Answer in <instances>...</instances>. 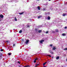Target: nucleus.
<instances>
[{"label": "nucleus", "instance_id": "1", "mask_svg": "<svg viewBox=\"0 0 67 67\" xmlns=\"http://www.w3.org/2000/svg\"><path fill=\"white\" fill-rule=\"evenodd\" d=\"M39 42L40 44H43V42H44V40H41V41H40Z\"/></svg>", "mask_w": 67, "mask_h": 67}, {"label": "nucleus", "instance_id": "2", "mask_svg": "<svg viewBox=\"0 0 67 67\" xmlns=\"http://www.w3.org/2000/svg\"><path fill=\"white\" fill-rule=\"evenodd\" d=\"M0 18H3V15L2 14L0 15Z\"/></svg>", "mask_w": 67, "mask_h": 67}, {"label": "nucleus", "instance_id": "3", "mask_svg": "<svg viewBox=\"0 0 67 67\" xmlns=\"http://www.w3.org/2000/svg\"><path fill=\"white\" fill-rule=\"evenodd\" d=\"M18 60H19L17 59L15 61V62H16L18 63V64H20V62L18 61ZM17 61L18 62H17Z\"/></svg>", "mask_w": 67, "mask_h": 67}, {"label": "nucleus", "instance_id": "4", "mask_svg": "<svg viewBox=\"0 0 67 67\" xmlns=\"http://www.w3.org/2000/svg\"><path fill=\"white\" fill-rule=\"evenodd\" d=\"M29 40H28L26 41V42L25 43H26V44H27V43H29Z\"/></svg>", "mask_w": 67, "mask_h": 67}, {"label": "nucleus", "instance_id": "5", "mask_svg": "<svg viewBox=\"0 0 67 67\" xmlns=\"http://www.w3.org/2000/svg\"><path fill=\"white\" fill-rule=\"evenodd\" d=\"M47 19L48 20H49L51 19V17L49 16H48L47 18Z\"/></svg>", "mask_w": 67, "mask_h": 67}, {"label": "nucleus", "instance_id": "6", "mask_svg": "<svg viewBox=\"0 0 67 67\" xmlns=\"http://www.w3.org/2000/svg\"><path fill=\"white\" fill-rule=\"evenodd\" d=\"M49 52L52 54H54V53L53 52V51H49Z\"/></svg>", "mask_w": 67, "mask_h": 67}, {"label": "nucleus", "instance_id": "7", "mask_svg": "<svg viewBox=\"0 0 67 67\" xmlns=\"http://www.w3.org/2000/svg\"><path fill=\"white\" fill-rule=\"evenodd\" d=\"M37 8H38V10H40V7L39 6H38L37 7Z\"/></svg>", "mask_w": 67, "mask_h": 67}, {"label": "nucleus", "instance_id": "8", "mask_svg": "<svg viewBox=\"0 0 67 67\" xmlns=\"http://www.w3.org/2000/svg\"><path fill=\"white\" fill-rule=\"evenodd\" d=\"M56 49V48L54 47L52 48V50H54Z\"/></svg>", "mask_w": 67, "mask_h": 67}, {"label": "nucleus", "instance_id": "9", "mask_svg": "<svg viewBox=\"0 0 67 67\" xmlns=\"http://www.w3.org/2000/svg\"><path fill=\"white\" fill-rule=\"evenodd\" d=\"M55 31L56 32H58L59 30H58L57 29H56L55 30Z\"/></svg>", "mask_w": 67, "mask_h": 67}, {"label": "nucleus", "instance_id": "10", "mask_svg": "<svg viewBox=\"0 0 67 67\" xmlns=\"http://www.w3.org/2000/svg\"><path fill=\"white\" fill-rule=\"evenodd\" d=\"M30 65H26L25 66H24V67H30Z\"/></svg>", "mask_w": 67, "mask_h": 67}, {"label": "nucleus", "instance_id": "11", "mask_svg": "<svg viewBox=\"0 0 67 67\" xmlns=\"http://www.w3.org/2000/svg\"><path fill=\"white\" fill-rule=\"evenodd\" d=\"M23 13H24L23 12H21V13H19V14L20 15H22V14H23Z\"/></svg>", "mask_w": 67, "mask_h": 67}, {"label": "nucleus", "instance_id": "12", "mask_svg": "<svg viewBox=\"0 0 67 67\" xmlns=\"http://www.w3.org/2000/svg\"><path fill=\"white\" fill-rule=\"evenodd\" d=\"M38 33H41L42 32V30H39L38 31Z\"/></svg>", "mask_w": 67, "mask_h": 67}, {"label": "nucleus", "instance_id": "13", "mask_svg": "<svg viewBox=\"0 0 67 67\" xmlns=\"http://www.w3.org/2000/svg\"><path fill=\"white\" fill-rule=\"evenodd\" d=\"M40 18H42V15H41L38 16V19H40Z\"/></svg>", "mask_w": 67, "mask_h": 67}, {"label": "nucleus", "instance_id": "14", "mask_svg": "<svg viewBox=\"0 0 67 67\" xmlns=\"http://www.w3.org/2000/svg\"><path fill=\"white\" fill-rule=\"evenodd\" d=\"M59 58V56H58L56 58V59H58Z\"/></svg>", "mask_w": 67, "mask_h": 67}, {"label": "nucleus", "instance_id": "15", "mask_svg": "<svg viewBox=\"0 0 67 67\" xmlns=\"http://www.w3.org/2000/svg\"><path fill=\"white\" fill-rule=\"evenodd\" d=\"M46 64H47V62H45V63H44L43 64V66H44V65H45Z\"/></svg>", "mask_w": 67, "mask_h": 67}, {"label": "nucleus", "instance_id": "16", "mask_svg": "<svg viewBox=\"0 0 67 67\" xmlns=\"http://www.w3.org/2000/svg\"><path fill=\"white\" fill-rule=\"evenodd\" d=\"M66 15V13H63V16H65Z\"/></svg>", "mask_w": 67, "mask_h": 67}, {"label": "nucleus", "instance_id": "17", "mask_svg": "<svg viewBox=\"0 0 67 67\" xmlns=\"http://www.w3.org/2000/svg\"><path fill=\"white\" fill-rule=\"evenodd\" d=\"M15 20L16 21H17V19H16V17H15L14 18Z\"/></svg>", "mask_w": 67, "mask_h": 67}, {"label": "nucleus", "instance_id": "18", "mask_svg": "<svg viewBox=\"0 0 67 67\" xmlns=\"http://www.w3.org/2000/svg\"><path fill=\"white\" fill-rule=\"evenodd\" d=\"M22 32V31L21 30H20L19 31V33H21Z\"/></svg>", "mask_w": 67, "mask_h": 67}, {"label": "nucleus", "instance_id": "19", "mask_svg": "<svg viewBox=\"0 0 67 67\" xmlns=\"http://www.w3.org/2000/svg\"><path fill=\"white\" fill-rule=\"evenodd\" d=\"M62 35L63 36H65V35H65V34L63 33L62 34Z\"/></svg>", "mask_w": 67, "mask_h": 67}, {"label": "nucleus", "instance_id": "20", "mask_svg": "<svg viewBox=\"0 0 67 67\" xmlns=\"http://www.w3.org/2000/svg\"><path fill=\"white\" fill-rule=\"evenodd\" d=\"M64 51H66V50L67 51V48H64Z\"/></svg>", "mask_w": 67, "mask_h": 67}, {"label": "nucleus", "instance_id": "21", "mask_svg": "<svg viewBox=\"0 0 67 67\" xmlns=\"http://www.w3.org/2000/svg\"><path fill=\"white\" fill-rule=\"evenodd\" d=\"M46 10V9L45 8H43V11H45Z\"/></svg>", "mask_w": 67, "mask_h": 67}, {"label": "nucleus", "instance_id": "22", "mask_svg": "<svg viewBox=\"0 0 67 67\" xmlns=\"http://www.w3.org/2000/svg\"><path fill=\"white\" fill-rule=\"evenodd\" d=\"M8 54L9 55H11V53H8Z\"/></svg>", "mask_w": 67, "mask_h": 67}, {"label": "nucleus", "instance_id": "23", "mask_svg": "<svg viewBox=\"0 0 67 67\" xmlns=\"http://www.w3.org/2000/svg\"><path fill=\"white\" fill-rule=\"evenodd\" d=\"M50 47H52L53 46V45L52 44H50Z\"/></svg>", "mask_w": 67, "mask_h": 67}, {"label": "nucleus", "instance_id": "24", "mask_svg": "<svg viewBox=\"0 0 67 67\" xmlns=\"http://www.w3.org/2000/svg\"><path fill=\"white\" fill-rule=\"evenodd\" d=\"M38 59L36 58V59H35V60H38Z\"/></svg>", "mask_w": 67, "mask_h": 67}, {"label": "nucleus", "instance_id": "25", "mask_svg": "<svg viewBox=\"0 0 67 67\" xmlns=\"http://www.w3.org/2000/svg\"><path fill=\"white\" fill-rule=\"evenodd\" d=\"M47 56H49V57H51V55H47Z\"/></svg>", "mask_w": 67, "mask_h": 67}, {"label": "nucleus", "instance_id": "26", "mask_svg": "<svg viewBox=\"0 0 67 67\" xmlns=\"http://www.w3.org/2000/svg\"><path fill=\"white\" fill-rule=\"evenodd\" d=\"M15 46V44H13V46Z\"/></svg>", "mask_w": 67, "mask_h": 67}, {"label": "nucleus", "instance_id": "27", "mask_svg": "<svg viewBox=\"0 0 67 67\" xmlns=\"http://www.w3.org/2000/svg\"><path fill=\"white\" fill-rule=\"evenodd\" d=\"M34 63H36V60H35L34 61Z\"/></svg>", "mask_w": 67, "mask_h": 67}, {"label": "nucleus", "instance_id": "28", "mask_svg": "<svg viewBox=\"0 0 67 67\" xmlns=\"http://www.w3.org/2000/svg\"><path fill=\"white\" fill-rule=\"evenodd\" d=\"M30 27V26L29 25L27 26V27Z\"/></svg>", "mask_w": 67, "mask_h": 67}, {"label": "nucleus", "instance_id": "29", "mask_svg": "<svg viewBox=\"0 0 67 67\" xmlns=\"http://www.w3.org/2000/svg\"><path fill=\"white\" fill-rule=\"evenodd\" d=\"M36 66H38V65H39V64H36Z\"/></svg>", "mask_w": 67, "mask_h": 67}, {"label": "nucleus", "instance_id": "30", "mask_svg": "<svg viewBox=\"0 0 67 67\" xmlns=\"http://www.w3.org/2000/svg\"><path fill=\"white\" fill-rule=\"evenodd\" d=\"M35 31H37V29H35Z\"/></svg>", "mask_w": 67, "mask_h": 67}, {"label": "nucleus", "instance_id": "31", "mask_svg": "<svg viewBox=\"0 0 67 67\" xmlns=\"http://www.w3.org/2000/svg\"><path fill=\"white\" fill-rule=\"evenodd\" d=\"M48 33V31H46V34H47V33Z\"/></svg>", "mask_w": 67, "mask_h": 67}, {"label": "nucleus", "instance_id": "32", "mask_svg": "<svg viewBox=\"0 0 67 67\" xmlns=\"http://www.w3.org/2000/svg\"><path fill=\"white\" fill-rule=\"evenodd\" d=\"M64 29H67V27L65 26L64 27Z\"/></svg>", "mask_w": 67, "mask_h": 67}, {"label": "nucleus", "instance_id": "33", "mask_svg": "<svg viewBox=\"0 0 67 67\" xmlns=\"http://www.w3.org/2000/svg\"><path fill=\"white\" fill-rule=\"evenodd\" d=\"M1 51H3V49H1Z\"/></svg>", "mask_w": 67, "mask_h": 67}, {"label": "nucleus", "instance_id": "34", "mask_svg": "<svg viewBox=\"0 0 67 67\" xmlns=\"http://www.w3.org/2000/svg\"><path fill=\"white\" fill-rule=\"evenodd\" d=\"M36 66H37V65H36L35 66V67H36Z\"/></svg>", "mask_w": 67, "mask_h": 67}, {"label": "nucleus", "instance_id": "35", "mask_svg": "<svg viewBox=\"0 0 67 67\" xmlns=\"http://www.w3.org/2000/svg\"><path fill=\"white\" fill-rule=\"evenodd\" d=\"M43 67H46V66H45L44 65L43 66Z\"/></svg>", "mask_w": 67, "mask_h": 67}, {"label": "nucleus", "instance_id": "36", "mask_svg": "<svg viewBox=\"0 0 67 67\" xmlns=\"http://www.w3.org/2000/svg\"><path fill=\"white\" fill-rule=\"evenodd\" d=\"M64 55H65V56H66V54H65Z\"/></svg>", "mask_w": 67, "mask_h": 67}, {"label": "nucleus", "instance_id": "37", "mask_svg": "<svg viewBox=\"0 0 67 67\" xmlns=\"http://www.w3.org/2000/svg\"><path fill=\"white\" fill-rule=\"evenodd\" d=\"M52 32H53V33H54L55 32H54V31H53Z\"/></svg>", "mask_w": 67, "mask_h": 67}, {"label": "nucleus", "instance_id": "38", "mask_svg": "<svg viewBox=\"0 0 67 67\" xmlns=\"http://www.w3.org/2000/svg\"><path fill=\"white\" fill-rule=\"evenodd\" d=\"M19 67H21V66H19Z\"/></svg>", "mask_w": 67, "mask_h": 67}, {"label": "nucleus", "instance_id": "39", "mask_svg": "<svg viewBox=\"0 0 67 67\" xmlns=\"http://www.w3.org/2000/svg\"><path fill=\"white\" fill-rule=\"evenodd\" d=\"M6 42H8V41H7Z\"/></svg>", "mask_w": 67, "mask_h": 67}, {"label": "nucleus", "instance_id": "40", "mask_svg": "<svg viewBox=\"0 0 67 67\" xmlns=\"http://www.w3.org/2000/svg\"><path fill=\"white\" fill-rule=\"evenodd\" d=\"M51 0H49V1H51Z\"/></svg>", "mask_w": 67, "mask_h": 67}, {"label": "nucleus", "instance_id": "41", "mask_svg": "<svg viewBox=\"0 0 67 67\" xmlns=\"http://www.w3.org/2000/svg\"><path fill=\"white\" fill-rule=\"evenodd\" d=\"M40 0H37V1H39Z\"/></svg>", "mask_w": 67, "mask_h": 67}, {"label": "nucleus", "instance_id": "42", "mask_svg": "<svg viewBox=\"0 0 67 67\" xmlns=\"http://www.w3.org/2000/svg\"><path fill=\"white\" fill-rule=\"evenodd\" d=\"M53 57H52V58H53Z\"/></svg>", "mask_w": 67, "mask_h": 67}, {"label": "nucleus", "instance_id": "43", "mask_svg": "<svg viewBox=\"0 0 67 67\" xmlns=\"http://www.w3.org/2000/svg\"><path fill=\"white\" fill-rule=\"evenodd\" d=\"M0 57H1V56H0Z\"/></svg>", "mask_w": 67, "mask_h": 67}]
</instances>
